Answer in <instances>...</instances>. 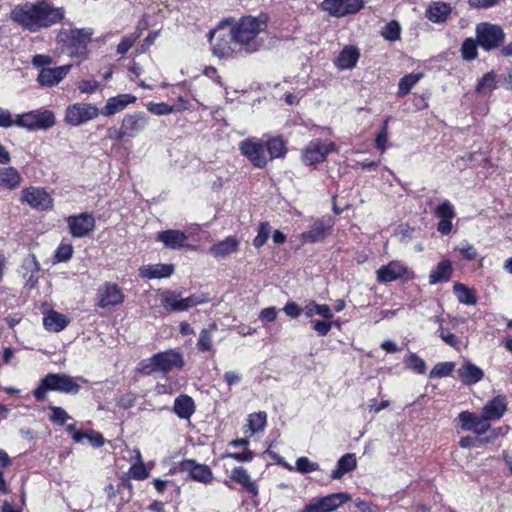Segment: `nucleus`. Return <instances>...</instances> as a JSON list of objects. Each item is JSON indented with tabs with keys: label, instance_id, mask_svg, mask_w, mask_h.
<instances>
[{
	"label": "nucleus",
	"instance_id": "12",
	"mask_svg": "<svg viewBox=\"0 0 512 512\" xmlns=\"http://www.w3.org/2000/svg\"><path fill=\"white\" fill-rule=\"evenodd\" d=\"M239 150L256 168H264L268 163L265 147L256 138H247L241 141Z\"/></svg>",
	"mask_w": 512,
	"mask_h": 512
},
{
	"label": "nucleus",
	"instance_id": "33",
	"mask_svg": "<svg viewBox=\"0 0 512 512\" xmlns=\"http://www.w3.org/2000/svg\"><path fill=\"white\" fill-rule=\"evenodd\" d=\"M22 177L14 167L0 168V186L14 190L21 185Z\"/></svg>",
	"mask_w": 512,
	"mask_h": 512
},
{
	"label": "nucleus",
	"instance_id": "22",
	"mask_svg": "<svg viewBox=\"0 0 512 512\" xmlns=\"http://www.w3.org/2000/svg\"><path fill=\"white\" fill-rule=\"evenodd\" d=\"M187 235L180 230H165L157 234L156 240L170 249H180L186 245Z\"/></svg>",
	"mask_w": 512,
	"mask_h": 512
},
{
	"label": "nucleus",
	"instance_id": "4",
	"mask_svg": "<svg viewBox=\"0 0 512 512\" xmlns=\"http://www.w3.org/2000/svg\"><path fill=\"white\" fill-rule=\"evenodd\" d=\"M184 366V359L180 352L168 350L159 352L140 363L139 371L145 375L155 372L168 373L173 369H181Z\"/></svg>",
	"mask_w": 512,
	"mask_h": 512
},
{
	"label": "nucleus",
	"instance_id": "9",
	"mask_svg": "<svg viewBox=\"0 0 512 512\" xmlns=\"http://www.w3.org/2000/svg\"><path fill=\"white\" fill-rule=\"evenodd\" d=\"M476 37L479 46L485 50H492L503 43L505 34L498 25L481 23L476 27Z\"/></svg>",
	"mask_w": 512,
	"mask_h": 512
},
{
	"label": "nucleus",
	"instance_id": "47",
	"mask_svg": "<svg viewBox=\"0 0 512 512\" xmlns=\"http://www.w3.org/2000/svg\"><path fill=\"white\" fill-rule=\"evenodd\" d=\"M454 363L453 362H441L436 364L432 370L430 371L429 377L430 378H442L449 376L452 371L454 370Z\"/></svg>",
	"mask_w": 512,
	"mask_h": 512
},
{
	"label": "nucleus",
	"instance_id": "1",
	"mask_svg": "<svg viewBox=\"0 0 512 512\" xmlns=\"http://www.w3.org/2000/svg\"><path fill=\"white\" fill-rule=\"evenodd\" d=\"M64 15V8L38 0L17 5L11 12V19L30 32H38L60 23Z\"/></svg>",
	"mask_w": 512,
	"mask_h": 512
},
{
	"label": "nucleus",
	"instance_id": "45",
	"mask_svg": "<svg viewBox=\"0 0 512 512\" xmlns=\"http://www.w3.org/2000/svg\"><path fill=\"white\" fill-rule=\"evenodd\" d=\"M405 365L418 374H424L426 371V363L415 353H410L404 360Z\"/></svg>",
	"mask_w": 512,
	"mask_h": 512
},
{
	"label": "nucleus",
	"instance_id": "62",
	"mask_svg": "<svg viewBox=\"0 0 512 512\" xmlns=\"http://www.w3.org/2000/svg\"><path fill=\"white\" fill-rule=\"evenodd\" d=\"M15 126V119L9 110L0 108V127L9 128Z\"/></svg>",
	"mask_w": 512,
	"mask_h": 512
},
{
	"label": "nucleus",
	"instance_id": "59",
	"mask_svg": "<svg viewBox=\"0 0 512 512\" xmlns=\"http://www.w3.org/2000/svg\"><path fill=\"white\" fill-rule=\"evenodd\" d=\"M312 327L319 336H326L331 330L332 323L322 320H313Z\"/></svg>",
	"mask_w": 512,
	"mask_h": 512
},
{
	"label": "nucleus",
	"instance_id": "57",
	"mask_svg": "<svg viewBox=\"0 0 512 512\" xmlns=\"http://www.w3.org/2000/svg\"><path fill=\"white\" fill-rule=\"evenodd\" d=\"M437 332H438L439 337L446 344H448L449 346H451L453 348H458L459 347L460 340H459V338L456 335L446 331L441 325H440V327H439Z\"/></svg>",
	"mask_w": 512,
	"mask_h": 512
},
{
	"label": "nucleus",
	"instance_id": "25",
	"mask_svg": "<svg viewBox=\"0 0 512 512\" xmlns=\"http://www.w3.org/2000/svg\"><path fill=\"white\" fill-rule=\"evenodd\" d=\"M458 378L465 385H473L481 381L484 377V372L481 368L471 362H465L457 370Z\"/></svg>",
	"mask_w": 512,
	"mask_h": 512
},
{
	"label": "nucleus",
	"instance_id": "20",
	"mask_svg": "<svg viewBox=\"0 0 512 512\" xmlns=\"http://www.w3.org/2000/svg\"><path fill=\"white\" fill-rule=\"evenodd\" d=\"M136 97L131 94H119L107 100L105 106L101 110L104 116H113L124 110L129 104L134 103Z\"/></svg>",
	"mask_w": 512,
	"mask_h": 512
},
{
	"label": "nucleus",
	"instance_id": "16",
	"mask_svg": "<svg viewBox=\"0 0 512 512\" xmlns=\"http://www.w3.org/2000/svg\"><path fill=\"white\" fill-rule=\"evenodd\" d=\"M149 123V118L143 112H134L123 117L121 125L127 138L138 136Z\"/></svg>",
	"mask_w": 512,
	"mask_h": 512
},
{
	"label": "nucleus",
	"instance_id": "39",
	"mask_svg": "<svg viewBox=\"0 0 512 512\" xmlns=\"http://www.w3.org/2000/svg\"><path fill=\"white\" fill-rule=\"evenodd\" d=\"M267 414L265 412L252 413L248 416L247 426L250 434L253 435L262 431L266 426Z\"/></svg>",
	"mask_w": 512,
	"mask_h": 512
},
{
	"label": "nucleus",
	"instance_id": "21",
	"mask_svg": "<svg viewBox=\"0 0 512 512\" xmlns=\"http://www.w3.org/2000/svg\"><path fill=\"white\" fill-rule=\"evenodd\" d=\"M182 469L189 472L191 478L201 483H209L213 474L211 469L204 464H198L194 460H186L182 463Z\"/></svg>",
	"mask_w": 512,
	"mask_h": 512
},
{
	"label": "nucleus",
	"instance_id": "63",
	"mask_svg": "<svg viewBox=\"0 0 512 512\" xmlns=\"http://www.w3.org/2000/svg\"><path fill=\"white\" fill-rule=\"evenodd\" d=\"M284 312L291 318H297L300 316L303 309L295 302H288L284 308Z\"/></svg>",
	"mask_w": 512,
	"mask_h": 512
},
{
	"label": "nucleus",
	"instance_id": "18",
	"mask_svg": "<svg viewBox=\"0 0 512 512\" xmlns=\"http://www.w3.org/2000/svg\"><path fill=\"white\" fill-rule=\"evenodd\" d=\"M98 305L101 308L115 306L124 301V295L116 284L106 283L98 289Z\"/></svg>",
	"mask_w": 512,
	"mask_h": 512
},
{
	"label": "nucleus",
	"instance_id": "54",
	"mask_svg": "<svg viewBox=\"0 0 512 512\" xmlns=\"http://www.w3.org/2000/svg\"><path fill=\"white\" fill-rule=\"evenodd\" d=\"M139 36V33L124 36L120 43L117 45V53L120 55L126 54L128 50L134 45Z\"/></svg>",
	"mask_w": 512,
	"mask_h": 512
},
{
	"label": "nucleus",
	"instance_id": "36",
	"mask_svg": "<svg viewBox=\"0 0 512 512\" xmlns=\"http://www.w3.org/2000/svg\"><path fill=\"white\" fill-rule=\"evenodd\" d=\"M319 499L322 503V507L324 508L325 512H332L341 505H343L344 503L350 501L351 497L347 493L339 492L324 496Z\"/></svg>",
	"mask_w": 512,
	"mask_h": 512
},
{
	"label": "nucleus",
	"instance_id": "24",
	"mask_svg": "<svg viewBox=\"0 0 512 512\" xmlns=\"http://www.w3.org/2000/svg\"><path fill=\"white\" fill-rule=\"evenodd\" d=\"M506 411L505 397L498 395L492 400L488 401L482 408V415L487 421L500 419Z\"/></svg>",
	"mask_w": 512,
	"mask_h": 512
},
{
	"label": "nucleus",
	"instance_id": "61",
	"mask_svg": "<svg viewBox=\"0 0 512 512\" xmlns=\"http://www.w3.org/2000/svg\"><path fill=\"white\" fill-rule=\"evenodd\" d=\"M99 88L96 80H82L78 84V89L82 93H93Z\"/></svg>",
	"mask_w": 512,
	"mask_h": 512
},
{
	"label": "nucleus",
	"instance_id": "41",
	"mask_svg": "<svg viewBox=\"0 0 512 512\" xmlns=\"http://www.w3.org/2000/svg\"><path fill=\"white\" fill-rule=\"evenodd\" d=\"M217 330L215 323H212L209 328H205L200 332L197 347L200 351L206 352L212 348V333Z\"/></svg>",
	"mask_w": 512,
	"mask_h": 512
},
{
	"label": "nucleus",
	"instance_id": "34",
	"mask_svg": "<svg viewBox=\"0 0 512 512\" xmlns=\"http://www.w3.org/2000/svg\"><path fill=\"white\" fill-rule=\"evenodd\" d=\"M451 12V7L445 2L432 3L427 11L426 17L434 23L445 22Z\"/></svg>",
	"mask_w": 512,
	"mask_h": 512
},
{
	"label": "nucleus",
	"instance_id": "2",
	"mask_svg": "<svg viewBox=\"0 0 512 512\" xmlns=\"http://www.w3.org/2000/svg\"><path fill=\"white\" fill-rule=\"evenodd\" d=\"M266 20L257 17H242L231 29L234 36V45L238 46V52L251 54L257 52L263 45V40L258 38L260 32L266 29Z\"/></svg>",
	"mask_w": 512,
	"mask_h": 512
},
{
	"label": "nucleus",
	"instance_id": "28",
	"mask_svg": "<svg viewBox=\"0 0 512 512\" xmlns=\"http://www.w3.org/2000/svg\"><path fill=\"white\" fill-rule=\"evenodd\" d=\"M173 411L181 419H190L195 412L193 399L185 394L178 396L174 401Z\"/></svg>",
	"mask_w": 512,
	"mask_h": 512
},
{
	"label": "nucleus",
	"instance_id": "35",
	"mask_svg": "<svg viewBox=\"0 0 512 512\" xmlns=\"http://www.w3.org/2000/svg\"><path fill=\"white\" fill-rule=\"evenodd\" d=\"M238 244L239 243L236 238L227 237L212 245L209 251L215 257H226L237 250Z\"/></svg>",
	"mask_w": 512,
	"mask_h": 512
},
{
	"label": "nucleus",
	"instance_id": "11",
	"mask_svg": "<svg viewBox=\"0 0 512 512\" xmlns=\"http://www.w3.org/2000/svg\"><path fill=\"white\" fill-rule=\"evenodd\" d=\"M377 281L380 283H390L400 278L411 280L414 278V272L411 271L403 262L392 260L387 265L381 266L377 272Z\"/></svg>",
	"mask_w": 512,
	"mask_h": 512
},
{
	"label": "nucleus",
	"instance_id": "8",
	"mask_svg": "<svg viewBox=\"0 0 512 512\" xmlns=\"http://www.w3.org/2000/svg\"><path fill=\"white\" fill-rule=\"evenodd\" d=\"M99 109L90 103L78 102L69 105L65 111V122L71 126H79L98 117Z\"/></svg>",
	"mask_w": 512,
	"mask_h": 512
},
{
	"label": "nucleus",
	"instance_id": "40",
	"mask_svg": "<svg viewBox=\"0 0 512 512\" xmlns=\"http://www.w3.org/2000/svg\"><path fill=\"white\" fill-rule=\"evenodd\" d=\"M269 159L283 157L286 153V147L283 140L279 137L271 138L266 143Z\"/></svg>",
	"mask_w": 512,
	"mask_h": 512
},
{
	"label": "nucleus",
	"instance_id": "15",
	"mask_svg": "<svg viewBox=\"0 0 512 512\" xmlns=\"http://www.w3.org/2000/svg\"><path fill=\"white\" fill-rule=\"evenodd\" d=\"M69 231L73 237L82 238L95 228V219L91 214L81 213L67 218Z\"/></svg>",
	"mask_w": 512,
	"mask_h": 512
},
{
	"label": "nucleus",
	"instance_id": "32",
	"mask_svg": "<svg viewBox=\"0 0 512 512\" xmlns=\"http://www.w3.org/2000/svg\"><path fill=\"white\" fill-rule=\"evenodd\" d=\"M357 466L355 454L347 453L343 455L337 462V467L331 473V478L341 479L346 473L353 471Z\"/></svg>",
	"mask_w": 512,
	"mask_h": 512
},
{
	"label": "nucleus",
	"instance_id": "27",
	"mask_svg": "<svg viewBox=\"0 0 512 512\" xmlns=\"http://www.w3.org/2000/svg\"><path fill=\"white\" fill-rule=\"evenodd\" d=\"M330 226L326 225L322 220L313 223L310 230L301 234V240L304 243H315L322 241L328 235Z\"/></svg>",
	"mask_w": 512,
	"mask_h": 512
},
{
	"label": "nucleus",
	"instance_id": "14",
	"mask_svg": "<svg viewBox=\"0 0 512 512\" xmlns=\"http://www.w3.org/2000/svg\"><path fill=\"white\" fill-rule=\"evenodd\" d=\"M322 10L331 16L342 17L354 14L363 7L362 0H323L320 4Z\"/></svg>",
	"mask_w": 512,
	"mask_h": 512
},
{
	"label": "nucleus",
	"instance_id": "43",
	"mask_svg": "<svg viewBox=\"0 0 512 512\" xmlns=\"http://www.w3.org/2000/svg\"><path fill=\"white\" fill-rule=\"evenodd\" d=\"M381 35L385 40H388L391 42L400 39V35H401L400 24L395 20L390 21L382 28Z\"/></svg>",
	"mask_w": 512,
	"mask_h": 512
},
{
	"label": "nucleus",
	"instance_id": "30",
	"mask_svg": "<svg viewBox=\"0 0 512 512\" xmlns=\"http://www.w3.org/2000/svg\"><path fill=\"white\" fill-rule=\"evenodd\" d=\"M68 38L70 39L71 45L76 47L75 55L81 59L85 58L89 34L84 30H72ZM71 53L74 54V51Z\"/></svg>",
	"mask_w": 512,
	"mask_h": 512
},
{
	"label": "nucleus",
	"instance_id": "31",
	"mask_svg": "<svg viewBox=\"0 0 512 512\" xmlns=\"http://www.w3.org/2000/svg\"><path fill=\"white\" fill-rule=\"evenodd\" d=\"M452 275L451 262L449 260H442L437 266L431 270L429 274V283L431 285L447 282Z\"/></svg>",
	"mask_w": 512,
	"mask_h": 512
},
{
	"label": "nucleus",
	"instance_id": "5",
	"mask_svg": "<svg viewBox=\"0 0 512 512\" xmlns=\"http://www.w3.org/2000/svg\"><path fill=\"white\" fill-rule=\"evenodd\" d=\"M56 124L55 114L47 109H37L17 115L15 126L29 131L49 130Z\"/></svg>",
	"mask_w": 512,
	"mask_h": 512
},
{
	"label": "nucleus",
	"instance_id": "52",
	"mask_svg": "<svg viewBox=\"0 0 512 512\" xmlns=\"http://www.w3.org/2000/svg\"><path fill=\"white\" fill-rule=\"evenodd\" d=\"M270 232H271V229H270V225L268 223H266V222L260 223L259 227H258V233L253 240L254 246L256 248L262 247L266 243V241L270 235Z\"/></svg>",
	"mask_w": 512,
	"mask_h": 512
},
{
	"label": "nucleus",
	"instance_id": "60",
	"mask_svg": "<svg viewBox=\"0 0 512 512\" xmlns=\"http://www.w3.org/2000/svg\"><path fill=\"white\" fill-rule=\"evenodd\" d=\"M224 458H232L238 462H250L253 459V452L249 449H245L241 453H226Z\"/></svg>",
	"mask_w": 512,
	"mask_h": 512
},
{
	"label": "nucleus",
	"instance_id": "55",
	"mask_svg": "<svg viewBox=\"0 0 512 512\" xmlns=\"http://www.w3.org/2000/svg\"><path fill=\"white\" fill-rule=\"evenodd\" d=\"M49 409L51 411L50 420L58 425H64L71 418L61 407L50 406Z\"/></svg>",
	"mask_w": 512,
	"mask_h": 512
},
{
	"label": "nucleus",
	"instance_id": "7",
	"mask_svg": "<svg viewBox=\"0 0 512 512\" xmlns=\"http://www.w3.org/2000/svg\"><path fill=\"white\" fill-rule=\"evenodd\" d=\"M222 22L221 25L209 33V41L212 45L213 54L217 57H228L238 52V46L234 45V36L230 30L226 31Z\"/></svg>",
	"mask_w": 512,
	"mask_h": 512
},
{
	"label": "nucleus",
	"instance_id": "37",
	"mask_svg": "<svg viewBox=\"0 0 512 512\" xmlns=\"http://www.w3.org/2000/svg\"><path fill=\"white\" fill-rule=\"evenodd\" d=\"M44 326L47 330L53 332H59L66 328L69 323L67 317L56 311L48 313L43 320Z\"/></svg>",
	"mask_w": 512,
	"mask_h": 512
},
{
	"label": "nucleus",
	"instance_id": "6",
	"mask_svg": "<svg viewBox=\"0 0 512 512\" xmlns=\"http://www.w3.org/2000/svg\"><path fill=\"white\" fill-rule=\"evenodd\" d=\"M207 300L199 295L193 294L187 298L173 290H165L161 293V306L167 312H183L205 303Z\"/></svg>",
	"mask_w": 512,
	"mask_h": 512
},
{
	"label": "nucleus",
	"instance_id": "3",
	"mask_svg": "<svg viewBox=\"0 0 512 512\" xmlns=\"http://www.w3.org/2000/svg\"><path fill=\"white\" fill-rule=\"evenodd\" d=\"M80 385L76 379L67 374L49 373L41 379L37 388L33 391V396L37 401L46 400L48 391H57L66 394H77Z\"/></svg>",
	"mask_w": 512,
	"mask_h": 512
},
{
	"label": "nucleus",
	"instance_id": "42",
	"mask_svg": "<svg viewBox=\"0 0 512 512\" xmlns=\"http://www.w3.org/2000/svg\"><path fill=\"white\" fill-rule=\"evenodd\" d=\"M420 74H408L402 77L398 84V95L404 96L408 94L413 86L420 80Z\"/></svg>",
	"mask_w": 512,
	"mask_h": 512
},
{
	"label": "nucleus",
	"instance_id": "64",
	"mask_svg": "<svg viewBox=\"0 0 512 512\" xmlns=\"http://www.w3.org/2000/svg\"><path fill=\"white\" fill-rule=\"evenodd\" d=\"M107 137L109 139L115 140V141H121L122 139L127 138L126 135L124 134L122 125L119 128L110 127L107 130Z\"/></svg>",
	"mask_w": 512,
	"mask_h": 512
},
{
	"label": "nucleus",
	"instance_id": "49",
	"mask_svg": "<svg viewBox=\"0 0 512 512\" xmlns=\"http://www.w3.org/2000/svg\"><path fill=\"white\" fill-rule=\"evenodd\" d=\"M477 41L467 38L462 43L461 53L465 60H473L477 57Z\"/></svg>",
	"mask_w": 512,
	"mask_h": 512
},
{
	"label": "nucleus",
	"instance_id": "48",
	"mask_svg": "<svg viewBox=\"0 0 512 512\" xmlns=\"http://www.w3.org/2000/svg\"><path fill=\"white\" fill-rule=\"evenodd\" d=\"M182 109H188L187 107L174 108V106H170L164 102L160 103H150L148 105V111L155 115H168L174 111H180Z\"/></svg>",
	"mask_w": 512,
	"mask_h": 512
},
{
	"label": "nucleus",
	"instance_id": "13",
	"mask_svg": "<svg viewBox=\"0 0 512 512\" xmlns=\"http://www.w3.org/2000/svg\"><path fill=\"white\" fill-rule=\"evenodd\" d=\"M335 150L333 142H322L314 139L309 142L303 151L302 158L307 165H313L323 162L327 155Z\"/></svg>",
	"mask_w": 512,
	"mask_h": 512
},
{
	"label": "nucleus",
	"instance_id": "44",
	"mask_svg": "<svg viewBox=\"0 0 512 512\" xmlns=\"http://www.w3.org/2000/svg\"><path fill=\"white\" fill-rule=\"evenodd\" d=\"M496 88V74L491 71L482 76L479 80L476 91L478 93H485L487 91H492Z\"/></svg>",
	"mask_w": 512,
	"mask_h": 512
},
{
	"label": "nucleus",
	"instance_id": "53",
	"mask_svg": "<svg viewBox=\"0 0 512 512\" xmlns=\"http://www.w3.org/2000/svg\"><path fill=\"white\" fill-rule=\"evenodd\" d=\"M296 470L302 474L310 473L319 470V464L307 457H299L296 461Z\"/></svg>",
	"mask_w": 512,
	"mask_h": 512
},
{
	"label": "nucleus",
	"instance_id": "50",
	"mask_svg": "<svg viewBox=\"0 0 512 512\" xmlns=\"http://www.w3.org/2000/svg\"><path fill=\"white\" fill-rule=\"evenodd\" d=\"M389 117L386 118L383 122V125L380 129V131L378 132L377 136H376V139H375V147L380 150L382 153L386 150L387 148V143H388V122H389Z\"/></svg>",
	"mask_w": 512,
	"mask_h": 512
},
{
	"label": "nucleus",
	"instance_id": "51",
	"mask_svg": "<svg viewBox=\"0 0 512 512\" xmlns=\"http://www.w3.org/2000/svg\"><path fill=\"white\" fill-rule=\"evenodd\" d=\"M137 459L139 462L130 468L129 474L133 479L144 480L149 477V473L141 461V454L139 452L137 453Z\"/></svg>",
	"mask_w": 512,
	"mask_h": 512
},
{
	"label": "nucleus",
	"instance_id": "19",
	"mask_svg": "<svg viewBox=\"0 0 512 512\" xmlns=\"http://www.w3.org/2000/svg\"><path fill=\"white\" fill-rule=\"evenodd\" d=\"M71 65H62L54 68H42L37 81L41 86L53 87L57 85L70 71Z\"/></svg>",
	"mask_w": 512,
	"mask_h": 512
},
{
	"label": "nucleus",
	"instance_id": "38",
	"mask_svg": "<svg viewBox=\"0 0 512 512\" xmlns=\"http://www.w3.org/2000/svg\"><path fill=\"white\" fill-rule=\"evenodd\" d=\"M454 294L458 301L465 305H474L477 302V298L474 290L469 289L462 283H456L453 287Z\"/></svg>",
	"mask_w": 512,
	"mask_h": 512
},
{
	"label": "nucleus",
	"instance_id": "26",
	"mask_svg": "<svg viewBox=\"0 0 512 512\" xmlns=\"http://www.w3.org/2000/svg\"><path fill=\"white\" fill-rule=\"evenodd\" d=\"M174 266L172 264H155L143 266L139 269V275L147 279L166 278L173 274Z\"/></svg>",
	"mask_w": 512,
	"mask_h": 512
},
{
	"label": "nucleus",
	"instance_id": "17",
	"mask_svg": "<svg viewBox=\"0 0 512 512\" xmlns=\"http://www.w3.org/2000/svg\"><path fill=\"white\" fill-rule=\"evenodd\" d=\"M458 419L461 423V429L464 431H473L477 435H483L490 429V424L483 415L478 416L469 411H462L458 415Z\"/></svg>",
	"mask_w": 512,
	"mask_h": 512
},
{
	"label": "nucleus",
	"instance_id": "10",
	"mask_svg": "<svg viewBox=\"0 0 512 512\" xmlns=\"http://www.w3.org/2000/svg\"><path fill=\"white\" fill-rule=\"evenodd\" d=\"M20 201L37 211L51 210L54 203L52 196L44 188L34 186L21 191Z\"/></svg>",
	"mask_w": 512,
	"mask_h": 512
},
{
	"label": "nucleus",
	"instance_id": "58",
	"mask_svg": "<svg viewBox=\"0 0 512 512\" xmlns=\"http://www.w3.org/2000/svg\"><path fill=\"white\" fill-rule=\"evenodd\" d=\"M72 254H73L72 245L62 244L57 248L55 257L58 262H66L72 257Z\"/></svg>",
	"mask_w": 512,
	"mask_h": 512
},
{
	"label": "nucleus",
	"instance_id": "46",
	"mask_svg": "<svg viewBox=\"0 0 512 512\" xmlns=\"http://www.w3.org/2000/svg\"><path fill=\"white\" fill-rule=\"evenodd\" d=\"M434 215L440 220L453 219L456 216L455 209L450 201L444 200L434 211Z\"/></svg>",
	"mask_w": 512,
	"mask_h": 512
},
{
	"label": "nucleus",
	"instance_id": "56",
	"mask_svg": "<svg viewBox=\"0 0 512 512\" xmlns=\"http://www.w3.org/2000/svg\"><path fill=\"white\" fill-rule=\"evenodd\" d=\"M25 264L31 268L32 272L28 279L26 280L25 286L33 288L38 281V278L34 275V273H37L40 270V266L35 258H32L31 260H26Z\"/></svg>",
	"mask_w": 512,
	"mask_h": 512
},
{
	"label": "nucleus",
	"instance_id": "29",
	"mask_svg": "<svg viewBox=\"0 0 512 512\" xmlns=\"http://www.w3.org/2000/svg\"><path fill=\"white\" fill-rule=\"evenodd\" d=\"M231 479L241 484L252 496L258 495V486L243 467H235L231 471Z\"/></svg>",
	"mask_w": 512,
	"mask_h": 512
},
{
	"label": "nucleus",
	"instance_id": "23",
	"mask_svg": "<svg viewBox=\"0 0 512 512\" xmlns=\"http://www.w3.org/2000/svg\"><path fill=\"white\" fill-rule=\"evenodd\" d=\"M360 57V52L355 46H345L334 60L335 66L340 70H348L355 67Z\"/></svg>",
	"mask_w": 512,
	"mask_h": 512
}]
</instances>
